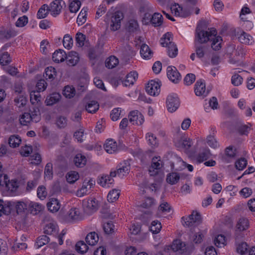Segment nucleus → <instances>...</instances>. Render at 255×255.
I'll list each match as a JSON object with an SVG mask.
<instances>
[{
	"mask_svg": "<svg viewBox=\"0 0 255 255\" xmlns=\"http://www.w3.org/2000/svg\"><path fill=\"white\" fill-rule=\"evenodd\" d=\"M39 91H32L30 94V101L32 104L40 101L41 96Z\"/></svg>",
	"mask_w": 255,
	"mask_h": 255,
	"instance_id": "obj_55",
	"label": "nucleus"
},
{
	"mask_svg": "<svg viewBox=\"0 0 255 255\" xmlns=\"http://www.w3.org/2000/svg\"><path fill=\"white\" fill-rule=\"evenodd\" d=\"M179 99L175 94H171L168 95L166 99V106L169 112H175L179 107Z\"/></svg>",
	"mask_w": 255,
	"mask_h": 255,
	"instance_id": "obj_5",
	"label": "nucleus"
},
{
	"mask_svg": "<svg viewBox=\"0 0 255 255\" xmlns=\"http://www.w3.org/2000/svg\"><path fill=\"white\" fill-rule=\"evenodd\" d=\"M205 83L202 80H198L195 85V93L197 96H206L208 93L206 92Z\"/></svg>",
	"mask_w": 255,
	"mask_h": 255,
	"instance_id": "obj_13",
	"label": "nucleus"
},
{
	"mask_svg": "<svg viewBox=\"0 0 255 255\" xmlns=\"http://www.w3.org/2000/svg\"><path fill=\"white\" fill-rule=\"evenodd\" d=\"M247 165V160L244 158H241L235 163L236 168L239 170H242Z\"/></svg>",
	"mask_w": 255,
	"mask_h": 255,
	"instance_id": "obj_60",
	"label": "nucleus"
},
{
	"mask_svg": "<svg viewBox=\"0 0 255 255\" xmlns=\"http://www.w3.org/2000/svg\"><path fill=\"white\" fill-rule=\"evenodd\" d=\"M10 211L12 207H14L18 214L23 213L27 209L26 204L22 201H10Z\"/></svg>",
	"mask_w": 255,
	"mask_h": 255,
	"instance_id": "obj_18",
	"label": "nucleus"
},
{
	"mask_svg": "<svg viewBox=\"0 0 255 255\" xmlns=\"http://www.w3.org/2000/svg\"><path fill=\"white\" fill-rule=\"evenodd\" d=\"M160 42L162 46L167 48L168 55L170 58H174L177 55L178 48L176 45L173 42V36L171 33H165L160 38Z\"/></svg>",
	"mask_w": 255,
	"mask_h": 255,
	"instance_id": "obj_2",
	"label": "nucleus"
},
{
	"mask_svg": "<svg viewBox=\"0 0 255 255\" xmlns=\"http://www.w3.org/2000/svg\"><path fill=\"white\" fill-rule=\"evenodd\" d=\"M163 22L162 15L159 13H154L151 16V24L154 26H159Z\"/></svg>",
	"mask_w": 255,
	"mask_h": 255,
	"instance_id": "obj_32",
	"label": "nucleus"
},
{
	"mask_svg": "<svg viewBox=\"0 0 255 255\" xmlns=\"http://www.w3.org/2000/svg\"><path fill=\"white\" fill-rule=\"evenodd\" d=\"M161 223L157 220L153 221L151 223V226L150 227V231L153 234L158 233L161 229Z\"/></svg>",
	"mask_w": 255,
	"mask_h": 255,
	"instance_id": "obj_49",
	"label": "nucleus"
},
{
	"mask_svg": "<svg viewBox=\"0 0 255 255\" xmlns=\"http://www.w3.org/2000/svg\"><path fill=\"white\" fill-rule=\"evenodd\" d=\"M65 4L64 1L62 0H55L52 2L49 6H48V11L51 12V14L55 16L58 15L62 9V5Z\"/></svg>",
	"mask_w": 255,
	"mask_h": 255,
	"instance_id": "obj_9",
	"label": "nucleus"
},
{
	"mask_svg": "<svg viewBox=\"0 0 255 255\" xmlns=\"http://www.w3.org/2000/svg\"><path fill=\"white\" fill-rule=\"evenodd\" d=\"M182 224L185 227H195L201 223L200 214L197 212L193 211L188 217H183L181 218Z\"/></svg>",
	"mask_w": 255,
	"mask_h": 255,
	"instance_id": "obj_3",
	"label": "nucleus"
},
{
	"mask_svg": "<svg viewBox=\"0 0 255 255\" xmlns=\"http://www.w3.org/2000/svg\"><path fill=\"white\" fill-rule=\"evenodd\" d=\"M33 115L31 116L28 113H24L19 119L20 124L23 126H27L33 118Z\"/></svg>",
	"mask_w": 255,
	"mask_h": 255,
	"instance_id": "obj_41",
	"label": "nucleus"
},
{
	"mask_svg": "<svg viewBox=\"0 0 255 255\" xmlns=\"http://www.w3.org/2000/svg\"><path fill=\"white\" fill-rule=\"evenodd\" d=\"M159 157H154L152 159L150 167L151 169H155L156 170L160 169L162 167V161H160Z\"/></svg>",
	"mask_w": 255,
	"mask_h": 255,
	"instance_id": "obj_56",
	"label": "nucleus"
},
{
	"mask_svg": "<svg viewBox=\"0 0 255 255\" xmlns=\"http://www.w3.org/2000/svg\"><path fill=\"white\" fill-rule=\"evenodd\" d=\"M86 36L81 32L77 33L76 35V41L78 47H81L84 45Z\"/></svg>",
	"mask_w": 255,
	"mask_h": 255,
	"instance_id": "obj_57",
	"label": "nucleus"
},
{
	"mask_svg": "<svg viewBox=\"0 0 255 255\" xmlns=\"http://www.w3.org/2000/svg\"><path fill=\"white\" fill-rule=\"evenodd\" d=\"M19 187V183L16 179L9 180L8 179L7 184H6L5 188L7 191L11 193L15 192Z\"/></svg>",
	"mask_w": 255,
	"mask_h": 255,
	"instance_id": "obj_28",
	"label": "nucleus"
},
{
	"mask_svg": "<svg viewBox=\"0 0 255 255\" xmlns=\"http://www.w3.org/2000/svg\"><path fill=\"white\" fill-rule=\"evenodd\" d=\"M31 208V212L32 214L36 215L40 211L44 209V206L41 204L36 203L32 202L30 204Z\"/></svg>",
	"mask_w": 255,
	"mask_h": 255,
	"instance_id": "obj_46",
	"label": "nucleus"
},
{
	"mask_svg": "<svg viewBox=\"0 0 255 255\" xmlns=\"http://www.w3.org/2000/svg\"><path fill=\"white\" fill-rule=\"evenodd\" d=\"M8 247L6 241L0 239V255H6Z\"/></svg>",
	"mask_w": 255,
	"mask_h": 255,
	"instance_id": "obj_62",
	"label": "nucleus"
},
{
	"mask_svg": "<svg viewBox=\"0 0 255 255\" xmlns=\"http://www.w3.org/2000/svg\"><path fill=\"white\" fill-rule=\"evenodd\" d=\"M88 249V246L83 241H80L75 245V250L77 252L81 254L86 253Z\"/></svg>",
	"mask_w": 255,
	"mask_h": 255,
	"instance_id": "obj_37",
	"label": "nucleus"
},
{
	"mask_svg": "<svg viewBox=\"0 0 255 255\" xmlns=\"http://www.w3.org/2000/svg\"><path fill=\"white\" fill-rule=\"evenodd\" d=\"M195 45L196 47V54L197 57L199 58L203 57L205 54L206 47L203 45H198L196 42H195Z\"/></svg>",
	"mask_w": 255,
	"mask_h": 255,
	"instance_id": "obj_54",
	"label": "nucleus"
},
{
	"mask_svg": "<svg viewBox=\"0 0 255 255\" xmlns=\"http://www.w3.org/2000/svg\"><path fill=\"white\" fill-rule=\"evenodd\" d=\"M85 241L89 245L95 246L99 241L98 235L95 232H91L86 237Z\"/></svg>",
	"mask_w": 255,
	"mask_h": 255,
	"instance_id": "obj_25",
	"label": "nucleus"
},
{
	"mask_svg": "<svg viewBox=\"0 0 255 255\" xmlns=\"http://www.w3.org/2000/svg\"><path fill=\"white\" fill-rule=\"evenodd\" d=\"M81 2L79 0H73L69 5V10L71 12H76L79 9Z\"/></svg>",
	"mask_w": 255,
	"mask_h": 255,
	"instance_id": "obj_51",
	"label": "nucleus"
},
{
	"mask_svg": "<svg viewBox=\"0 0 255 255\" xmlns=\"http://www.w3.org/2000/svg\"><path fill=\"white\" fill-rule=\"evenodd\" d=\"M120 191L117 189H113L110 191L108 196L107 200L109 202L113 203L118 199L120 196Z\"/></svg>",
	"mask_w": 255,
	"mask_h": 255,
	"instance_id": "obj_42",
	"label": "nucleus"
},
{
	"mask_svg": "<svg viewBox=\"0 0 255 255\" xmlns=\"http://www.w3.org/2000/svg\"><path fill=\"white\" fill-rule=\"evenodd\" d=\"M75 165L79 167H83L87 162V159L85 156L82 154H77L74 158Z\"/></svg>",
	"mask_w": 255,
	"mask_h": 255,
	"instance_id": "obj_30",
	"label": "nucleus"
},
{
	"mask_svg": "<svg viewBox=\"0 0 255 255\" xmlns=\"http://www.w3.org/2000/svg\"><path fill=\"white\" fill-rule=\"evenodd\" d=\"M56 125L60 128H65L67 125V118L63 116H59L57 119Z\"/></svg>",
	"mask_w": 255,
	"mask_h": 255,
	"instance_id": "obj_58",
	"label": "nucleus"
},
{
	"mask_svg": "<svg viewBox=\"0 0 255 255\" xmlns=\"http://www.w3.org/2000/svg\"><path fill=\"white\" fill-rule=\"evenodd\" d=\"M8 46L7 44L3 46L1 49V54L0 56V64L2 65H7L11 62V58L10 55L7 52H2L5 50Z\"/></svg>",
	"mask_w": 255,
	"mask_h": 255,
	"instance_id": "obj_16",
	"label": "nucleus"
},
{
	"mask_svg": "<svg viewBox=\"0 0 255 255\" xmlns=\"http://www.w3.org/2000/svg\"><path fill=\"white\" fill-rule=\"evenodd\" d=\"M172 250L179 254H183L186 250V244L180 240H175L171 245Z\"/></svg>",
	"mask_w": 255,
	"mask_h": 255,
	"instance_id": "obj_12",
	"label": "nucleus"
},
{
	"mask_svg": "<svg viewBox=\"0 0 255 255\" xmlns=\"http://www.w3.org/2000/svg\"><path fill=\"white\" fill-rule=\"evenodd\" d=\"M232 84L235 86L240 85L243 81L242 77L238 74H235L232 76L231 79Z\"/></svg>",
	"mask_w": 255,
	"mask_h": 255,
	"instance_id": "obj_64",
	"label": "nucleus"
},
{
	"mask_svg": "<svg viewBox=\"0 0 255 255\" xmlns=\"http://www.w3.org/2000/svg\"><path fill=\"white\" fill-rule=\"evenodd\" d=\"M76 93L75 88L70 86H66L65 87L63 91V95L67 98H73Z\"/></svg>",
	"mask_w": 255,
	"mask_h": 255,
	"instance_id": "obj_38",
	"label": "nucleus"
},
{
	"mask_svg": "<svg viewBox=\"0 0 255 255\" xmlns=\"http://www.w3.org/2000/svg\"><path fill=\"white\" fill-rule=\"evenodd\" d=\"M167 76L172 82L177 83L181 79V75L174 66H168L167 68Z\"/></svg>",
	"mask_w": 255,
	"mask_h": 255,
	"instance_id": "obj_10",
	"label": "nucleus"
},
{
	"mask_svg": "<svg viewBox=\"0 0 255 255\" xmlns=\"http://www.w3.org/2000/svg\"><path fill=\"white\" fill-rule=\"evenodd\" d=\"M69 217L73 220H79L81 219L80 212L79 210L77 208L71 209L70 210Z\"/></svg>",
	"mask_w": 255,
	"mask_h": 255,
	"instance_id": "obj_61",
	"label": "nucleus"
},
{
	"mask_svg": "<svg viewBox=\"0 0 255 255\" xmlns=\"http://www.w3.org/2000/svg\"><path fill=\"white\" fill-rule=\"evenodd\" d=\"M249 221L247 218H241L239 219L236 225V228L240 231L247 230L249 227Z\"/></svg>",
	"mask_w": 255,
	"mask_h": 255,
	"instance_id": "obj_33",
	"label": "nucleus"
},
{
	"mask_svg": "<svg viewBox=\"0 0 255 255\" xmlns=\"http://www.w3.org/2000/svg\"><path fill=\"white\" fill-rule=\"evenodd\" d=\"M48 210L52 213L57 212L60 208L59 201L56 198L50 199L49 202L47 203Z\"/></svg>",
	"mask_w": 255,
	"mask_h": 255,
	"instance_id": "obj_21",
	"label": "nucleus"
},
{
	"mask_svg": "<svg viewBox=\"0 0 255 255\" xmlns=\"http://www.w3.org/2000/svg\"><path fill=\"white\" fill-rule=\"evenodd\" d=\"M118 63V59L114 56H111L106 60L105 65L108 68L112 69L115 67Z\"/></svg>",
	"mask_w": 255,
	"mask_h": 255,
	"instance_id": "obj_40",
	"label": "nucleus"
},
{
	"mask_svg": "<svg viewBox=\"0 0 255 255\" xmlns=\"http://www.w3.org/2000/svg\"><path fill=\"white\" fill-rule=\"evenodd\" d=\"M83 206L86 207V210L89 213H92L97 211L98 204L96 199H91L83 202Z\"/></svg>",
	"mask_w": 255,
	"mask_h": 255,
	"instance_id": "obj_14",
	"label": "nucleus"
},
{
	"mask_svg": "<svg viewBox=\"0 0 255 255\" xmlns=\"http://www.w3.org/2000/svg\"><path fill=\"white\" fill-rule=\"evenodd\" d=\"M114 225L112 221H108L105 223L103 225L104 232L107 234H112L114 231Z\"/></svg>",
	"mask_w": 255,
	"mask_h": 255,
	"instance_id": "obj_52",
	"label": "nucleus"
},
{
	"mask_svg": "<svg viewBox=\"0 0 255 255\" xmlns=\"http://www.w3.org/2000/svg\"><path fill=\"white\" fill-rule=\"evenodd\" d=\"M161 82L158 79L157 80L150 81L146 86V92L150 95L155 96L158 95L160 91Z\"/></svg>",
	"mask_w": 255,
	"mask_h": 255,
	"instance_id": "obj_6",
	"label": "nucleus"
},
{
	"mask_svg": "<svg viewBox=\"0 0 255 255\" xmlns=\"http://www.w3.org/2000/svg\"><path fill=\"white\" fill-rule=\"evenodd\" d=\"M56 74L55 69L53 67H47L45 70V77L46 79H53Z\"/></svg>",
	"mask_w": 255,
	"mask_h": 255,
	"instance_id": "obj_48",
	"label": "nucleus"
},
{
	"mask_svg": "<svg viewBox=\"0 0 255 255\" xmlns=\"http://www.w3.org/2000/svg\"><path fill=\"white\" fill-rule=\"evenodd\" d=\"M113 177L111 176V174L102 176L98 181V183L103 187H109V185L112 184L114 182Z\"/></svg>",
	"mask_w": 255,
	"mask_h": 255,
	"instance_id": "obj_27",
	"label": "nucleus"
},
{
	"mask_svg": "<svg viewBox=\"0 0 255 255\" xmlns=\"http://www.w3.org/2000/svg\"><path fill=\"white\" fill-rule=\"evenodd\" d=\"M192 140L187 138H181L179 141H175V145L178 148L189 149L192 145Z\"/></svg>",
	"mask_w": 255,
	"mask_h": 255,
	"instance_id": "obj_23",
	"label": "nucleus"
},
{
	"mask_svg": "<svg viewBox=\"0 0 255 255\" xmlns=\"http://www.w3.org/2000/svg\"><path fill=\"white\" fill-rule=\"evenodd\" d=\"M87 11L82 9L77 18V23L79 25H82L86 21Z\"/></svg>",
	"mask_w": 255,
	"mask_h": 255,
	"instance_id": "obj_53",
	"label": "nucleus"
},
{
	"mask_svg": "<svg viewBox=\"0 0 255 255\" xmlns=\"http://www.w3.org/2000/svg\"><path fill=\"white\" fill-rule=\"evenodd\" d=\"M60 94L54 93L50 96L49 99L47 98L46 99L45 102L48 106L52 105L57 102L60 99Z\"/></svg>",
	"mask_w": 255,
	"mask_h": 255,
	"instance_id": "obj_47",
	"label": "nucleus"
},
{
	"mask_svg": "<svg viewBox=\"0 0 255 255\" xmlns=\"http://www.w3.org/2000/svg\"><path fill=\"white\" fill-rule=\"evenodd\" d=\"M10 201L4 202L0 199V217L2 214L8 215L10 213Z\"/></svg>",
	"mask_w": 255,
	"mask_h": 255,
	"instance_id": "obj_24",
	"label": "nucleus"
},
{
	"mask_svg": "<svg viewBox=\"0 0 255 255\" xmlns=\"http://www.w3.org/2000/svg\"><path fill=\"white\" fill-rule=\"evenodd\" d=\"M130 167V161L125 160L120 163L117 166V170L111 172V176L115 177L117 175L120 177H123L128 175Z\"/></svg>",
	"mask_w": 255,
	"mask_h": 255,
	"instance_id": "obj_4",
	"label": "nucleus"
},
{
	"mask_svg": "<svg viewBox=\"0 0 255 255\" xmlns=\"http://www.w3.org/2000/svg\"><path fill=\"white\" fill-rule=\"evenodd\" d=\"M50 241V238L46 235L39 236L35 244V247L36 249H39L42 246L48 244Z\"/></svg>",
	"mask_w": 255,
	"mask_h": 255,
	"instance_id": "obj_36",
	"label": "nucleus"
},
{
	"mask_svg": "<svg viewBox=\"0 0 255 255\" xmlns=\"http://www.w3.org/2000/svg\"><path fill=\"white\" fill-rule=\"evenodd\" d=\"M217 34L216 30L211 28L209 31L203 30L199 25L197 27L195 33V42L204 43L209 40L212 41L211 47L214 50H218L221 48L222 38L220 36H216Z\"/></svg>",
	"mask_w": 255,
	"mask_h": 255,
	"instance_id": "obj_1",
	"label": "nucleus"
},
{
	"mask_svg": "<svg viewBox=\"0 0 255 255\" xmlns=\"http://www.w3.org/2000/svg\"><path fill=\"white\" fill-rule=\"evenodd\" d=\"M129 122L133 125H141L144 122V117L138 111H133L128 115Z\"/></svg>",
	"mask_w": 255,
	"mask_h": 255,
	"instance_id": "obj_8",
	"label": "nucleus"
},
{
	"mask_svg": "<svg viewBox=\"0 0 255 255\" xmlns=\"http://www.w3.org/2000/svg\"><path fill=\"white\" fill-rule=\"evenodd\" d=\"M66 59H67V64L68 65L71 66H75L79 60L78 54L75 51H70L69 52L68 55H66Z\"/></svg>",
	"mask_w": 255,
	"mask_h": 255,
	"instance_id": "obj_17",
	"label": "nucleus"
},
{
	"mask_svg": "<svg viewBox=\"0 0 255 255\" xmlns=\"http://www.w3.org/2000/svg\"><path fill=\"white\" fill-rule=\"evenodd\" d=\"M145 137L147 139L148 144L151 147H155L158 146V143L157 139L155 135L151 132L146 133Z\"/></svg>",
	"mask_w": 255,
	"mask_h": 255,
	"instance_id": "obj_35",
	"label": "nucleus"
},
{
	"mask_svg": "<svg viewBox=\"0 0 255 255\" xmlns=\"http://www.w3.org/2000/svg\"><path fill=\"white\" fill-rule=\"evenodd\" d=\"M104 147L107 152L112 154L118 151L117 144L113 139H108L104 145Z\"/></svg>",
	"mask_w": 255,
	"mask_h": 255,
	"instance_id": "obj_15",
	"label": "nucleus"
},
{
	"mask_svg": "<svg viewBox=\"0 0 255 255\" xmlns=\"http://www.w3.org/2000/svg\"><path fill=\"white\" fill-rule=\"evenodd\" d=\"M180 179L179 174L177 172H172L167 174V182L171 185L176 184Z\"/></svg>",
	"mask_w": 255,
	"mask_h": 255,
	"instance_id": "obj_34",
	"label": "nucleus"
},
{
	"mask_svg": "<svg viewBox=\"0 0 255 255\" xmlns=\"http://www.w3.org/2000/svg\"><path fill=\"white\" fill-rule=\"evenodd\" d=\"M124 16L123 13L120 11L116 12L111 17L110 29L112 31H116L121 27V21Z\"/></svg>",
	"mask_w": 255,
	"mask_h": 255,
	"instance_id": "obj_7",
	"label": "nucleus"
},
{
	"mask_svg": "<svg viewBox=\"0 0 255 255\" xmlns=\"http://www.w3.org/2000/svg\"><path fill=\"white\" fill-rule=\"evenodd\" d=\"M236 36H238V40L242 43L245 44L252 43V37L244 31H241L240 33L238 32Z\"/></svg>",
	"mask_w": 255,
	"mask_h": 255,
	"instance_id": "obj_20",
	"label": "nucleus"
},
{
	"mask_svg": "<svg viewBox=\"0 0 255 255\" xmlns=\"http://www.w3.org/2000/svg\"><path fill=\"white\" fill-rule=\"evenodd\" d=\"M63 44L65 48L67 49H71L73 44V40L72 36L68 34H65L63 37Z\"/></svg>",
	"mask_w": 255,
	"mask_h": 255,
	"instance_id": "obj_44",
	"label": "nucleus"
},
{
	"mask_svg": "<svg viewBox=\"0 0 255 255\" xmlns=\"http://www.w3.org/2000/svg\"><path fill=\"white\" fill-rule=\"evenodd\" d=\"M140 54L141 57L145 59H150L153 54L152 52L149 48V46L145 44H143L141 46Z\"/></svg>",
	"mask_w": 255,
	"mask_h": 255,
	"instance_id": "obj_26",
	"label": "nucleus"
},
{
	"mask_svg": "<svg viewBox=\"0 0 255 255\" xmlns=\"http://www.w3.org/2000/svg\"><path fill=\"white\" fill-rule=\"evenodd\" d=\"M45 178L50 180L53 177V165L51 163H47L44 169Z\"/></svg>",
	"mask_w": 255,
	"mask_h": 255,
	"instance_id": "obj_45",
	"label": "nucleus"
},
{
	"mask_svg": "<svg viewBox=\"0 0 255 255\" xmlns=\"http://www.w3.org/2000/svg\"><path fill=\"white\" fill-rule=\"evenodd\" d=\"M48 11V5L43 4L38 10L37 13V17L38 19L45 18L47 15Z\"/></svg>",
	"mask_w": 255,
	"mask_h": 255,
	"instance_id": "obj_50",
	"label": "nucleus"
},
{
	"mask_svg": "<svg viewBox=\"0 0 255 255\" xmlns=\"http://www.w3.org/2000/svg\"><path fill=\"white\" fill-rule=\"evenodd\" d=\"M207 142L210 147L214 148H216L219 146L214 136L212 135H209L207 136Z\"/></svg>",
	"mask_w": 255,
	"mask_h": 255,
	"instance_id": "obj_59",
	"label": "nucleus"
},
{
	"mask_svg": "<svg viewBox=\"0 0 255 255\" xmlns=\"http://www.w3.org/2000/svg\"><path fill=\"white\" fill-rule=\"evenodd\" d=\"M59 232V227L54 222L47 223L44 228V233L45 234L57 236Z\"/></svg>",
	"mask_w": 255,
	"mask_h": 255,
	"instance_id": "obj_11",
	"label": "nucleus"
},
{
	"mask_svg": "<svg viewBox=\"0 0 255 255\" xmlns=\"http://www.w3.org/2000/svg\"><path fill=\"white\" fill-rule=\"evenodd\" d=\"M21 141L18 135H12L9 137L8 144L10 147L15 148L19 146Z\"/></svg>",
	"mask_w": 255,
	"mask_h": 255,
	"instance_id": "obj_39",
	"label": "nucleus"
},
{
	"mask_svg": "<svg viewBox=\"0 0 255 255\" xmlns=\"http://www.w3.org/2000/svg\"><path fill=\"white\" fill-rule=\"evenodd\" d=\"M16 105L19 108L23 107L27 103V99L25 97L19 96L14 99Z\"/></svg>",
	"mask_w": 255,
	"mask_h": 255,
	"instance_id": "obj_63",
	"label": "nucleus"
},
{
	"mask_svg": "<svg viewBox=\"0 0 255 255\" xmlns=\"http://www.w3.org/2000/svg\"><path fill=\"white\" fill-rule=\"evenodd\" d=\"M99 108V105L96 101H91L86 106V110L89 113H95Z\"/></svg>",
	"mask_w": 255,
	"mask_h": 255,
	"instance_id": "obj_31",
	"label": "nucleus"
},
{
	"mask_svg": "<svg viewBox=\"0 0 255 255\" xmlns=\"http://www.w3.org/2000/svg\"><path fill=\"white\" fill-rule=\"evenodd\" d=\"M138 77V74L136 71H132L128 73L126 76V79L123 81V84L125 86L133 85Z\"/></svg>",
	"mask_w": 255,
	"mask_h": 255,
	"instance_id": "obj_22",
	"label": "nucleus"
},
{
	"mask_svg": "<svg viewBox=\"0 0 255 255\" xmlns=\"http://www.w3.org/2000/svg\"><path fill=\"white\" fill-rule=\"evenodd\" d=\"M79 177L78 173L74 171L68 172L66 176L67 182L70 184L74 183L79 179Z\"/></svg>",
	"mask_w": 255,
	"mask_h": 255,
	"instance_id": "obj_43",
	"label": "nucleus"
},
{
	"mask_svg": "<svg viewBox=\"0 0 255 255\" xmlns=\"http://www.w3.org/2000/svg\"><path fill=\"white\" fill-rule=\"evenodd\" d=\"M211 156V153L208 148H203L197 156V160L199 162H203L208 159Z\"/></svg>",
	"mask_w": 255,
	"mask_h": 255,
	"instance_id": "obj_29",
	"label": "nucleus"
},
{
	"mask_svg": "<svg viewBox=\"0 0 255 255\" xmlns=\"http://www.w3.org/2000/svg\"><path fill=\"white\" fill-rule=\"evenodd\" d=\"M66 52L62 49H59L55 51L52 55L53 60L56 62L59 63L63 62L66 58Z\"/></svg>",
	"mask_w": 255,
	"mask_h": 255,
	"instance_id": "obj_19",
	"label": "nucleus"
}]
</instances>
